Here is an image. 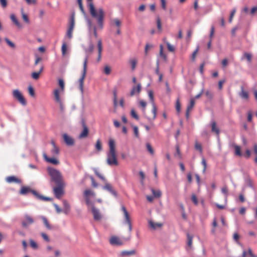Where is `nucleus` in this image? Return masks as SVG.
I'll return each mask as SVG.
<instances>
[{
	"instance_id": "680f3d73",
	"label": "nucleus",
	"mask_w": 257,
	"mask_h": 257,
	"mask_svg": "<svg viewBox=\"0 0 257 257\" xmlns=\"http://www.w3.org/2000/svg\"><path fill=\"white\" fill-rule=\"evenodd\" d=\"M244 57H245L248 62L251 61V55L248 53H244L243 55Z\"/></svg>"
},
{
	"instance_id": "aec40b11",
	"label": "nucleus",
	"mask_w": 257,
	"mask_h": 257,
	"mask_svg": "<svg viewBox=\"0 0 257 257\" xmlns=\"http://www.w3.org/2000/svg\"><path fill=\"white\" fill-rule=\"evenodd\" d=\"M91 211L93 215L94 219L96 220H100L101 218V215L99 210L96 209L94 205L92 206Z\"/></svg>"
},
{
	"instance_id": "9d476101",
	"label": "nucleus",
	"mask_w": 257,
	"mask_h": 257,
	"mask_svg": "<svg viewBox=\"0 0 257 257\" xmlns=\"http://www.w3.org/2000/svg\"><path fill=\"white\" fill-rule=\"evenodd\" d=\"M34 221L33 218L29 215H25L24 217L23 220L22 221V226L26 228L29 225L32 224L34 223Z\"/></svg>"
},
{
	"instance_id": "7ed1b4c3",
	"label": "nucleus",
	"mask_w": 257,
	"mask_h": 257,
	"mask_svg": "<svg viewBox=\"0 0 257 257\" xmlns=\"http://www.w3.org/2000/svg\"><path fill=\"white\" fill-rule=\"evenodd\" d=\"M47 171L52 181L54 182L57 185H64L62 176L58 170L52 167H48Z\"/></svg>"
},
{
	"instance_id": "c85d7f7f",
	"label": "nucleus",
	"mask_w": 257,
	"mask_h": 257,
	"mask_svg": "<svg viewBox=\"0 0 257 257\" xmlns=\"http://www.w3.org/2000/svg\"><path fill=\"white\" fill-rule=\"evenodd\" d=\"M63 203L64 205V212L65 213L67 214L70 210V205L69 203L66 200L63 201Z\"/></svg>"
},
{
	"instance_id": "b1692460",
	"label": "nucleus",
	"mask_w": 257,
	"mask_h": 257,
	"mask_svg": "<svg viewBox=\"0 0 257 257\" xmlns=\"http://www.w3.org/2000/svg\"><path fill=\"white\" fill-rule=\"evenodd\" d=\"M103 189L107 190L114 196H116L117 194L115 191L112 189V187L109 183H106L103 187Z\"/></svg>"
},
{
	"instance_id": "79ce46f5",
	"label": "nucleus",
	"mask_w": 257,
	"mask_h": 257,
	"mask_svg": "<svg viewBox=\"0 0 257 257\" xmlns=\"http://www.w3.org/2000/svg\"><path fill=\"white\" fill-rule=\"evenodd\" d=\"M51 153L53 155H58L59 153V149L57 146H54L53 149L51 150Z\"/></svg>"
},
{
	"instance_id": "774afa93",
	"label": "nucleus",
	"mask_w": 257,
	"mask_h": 257,
	"mask_svg": "<svg viewBox=\"0 0 257 257\" xmlns=\"http://www.w3.org/2000/svg\"><path fill=\"white\" fill-rule=\"evenodd\" d=\"M255 13H257V6L252 8L250 11V14L251 15H254Z\"/></svg>"
},
{
	"instance_id": "cd10ccee",
	"label": "nucleus",
	"mask_w": 257,
	"mask_h": 257,
	"mask_svg": "<svg viewBox=\"0 0 257 257\" xmlns=\"http://www.w3.org/2000/svg\"><path fill=\"white\" fill-rule=\"evenodd\" d=\"M11 20L13 22V23L19 28H21L22 27L21 24L18 21L17 19L16 18L15 15L14 14H12L10 16Z\"/></svg>"
},
{
	"instance_id": "5fc2aeb1",
	"label": "nucleus",
	"mask_w": 257,
	"mask_h": 257,
	"mask_svg": "<svg viewBox=\"0 0 257 257\" xmlns=\"http://www.w3.org/2000/svg\"><path fill=\"white\" fill-rule=\"evenodd\" d=\"M84 197L85 199L86 204H87V205L88 207L91 206V207L92 208V206L93 205V204L91 202L89 197L84 196Z\"/></svg>"
},
{
	"instance_id": "7c9ffc66",
	"label": "nucleus",
	"mask_w": 257,
	"mask_h": 257,
	"mask_svg": "<svg viewBox=\"0 0 257 257\" xmlns=\"http://www.w3.org/2000/svg\"><path fill=\"white\" fill-rule=\"evenodd\" d=\"M221 192L225 196V201H227V198L228 195V188L226 186H223L221 188Z\"/></svg>"
},
{
	"instance_id": "2eb2a0df",
	"label": "nucleus",
	"mask_w": 257,
	"mask_h": 257,
	"mask_svg": "<svg viewBox=\"0 0 257 257\" xmlns=\"http://www.w3.org/2000/svg\"><path fill=\"white\" fill-rule=\"evenodd\" d=\"M141 91V84L139 83L137 86L133 87L132 90L131 91L130 96H133L136 94H139Z\"/></svg>"
},
{
	"instance_id": "6e6552de",
	"label": "nucleus",
	"mask_w": 257,
	"mask_h": 257,
	"mask_svg": "<svg viewBox=\"0 0 257 257\" xmlns=\"http://www.w3.org/2000/svg\"><path fill=\"white\" fill-rule=\"evenodd\" d=\"M121 209L123 213V215L124 216L125 221L128 225L129 231H130V232H131V231L132 230V224H131V221L130 219V215H129L126 208L125 207V206L124 205L121 206Z\"/></svg>"
},
{
	"instance_id": "e433bc0d",
	"label": "nucleus",
	"mask_w": 257,
	"mask_h": 257,
	"mask_svg": "<svg viewBox=\"0 0 257 257\" xmlns=\"http://www.w3.org/2000/svg\"><path fill=\"white\" fill-rule=\"evenodd\" d=\"M113 104H114V106L115 107H116L117 106V91L116 90L113 91Z\"/></svg>"
},
{
	"instance_id": "49530a36",
	"label": "nucleus",
	"mask_w": 257,
	"mask_h": 257,
	"mask_svg": "<svg viewBox=\"0 0 257 257\" xmlns=\"http://www.w3.org/2000/svg\"><path fill=\"white\" fill-rule=\"evenodd\" d=\"M157 29L159 32H162V24H161V21L159 18H158L157 19Z\"/></svg>"
},
{
	"instance_id": "09e8293b",
	"label": "nucleus",
	"mask_w": 257,
	"mask_h": 257,
	"mask_svg": "<svg viewBox=\"0 0 257 257\" xmlns=\"http://www.w3.org/2000/svg\"><path fill=\"white\" fill-rule=\"evenodd\" d=\"M73 29L68 28L67 33H66V36L69 39H71L72 37V34H73Z\"/></svg>"
},
{
	"instance_id": "1a4fd4ad",
	"label": "nucleus",
	"mask_w": 257,
	"mask_h": 257,
	"mask_svg": "<svg viewBox=\"0 0 257 257\" xmlns=\"http://www.w3.org/2000/svg\"><path fill=\"white\" fill-rule=\"evenodd\" d=\"M81 125L83 127V131L79 135L78 138L79 139H83L87 137L89 134V129L84 119H82L81 120Z\"/></svg>"
},
{
	"instance_id": "69168bd1",
	"label": "nucleus",
	"mask_w": 257,
	"mask_h": 257,
	"mask_svg": "<svg viewBox=\"0 0 257 257\" xmlns=\"http://www.w3.org/2000/svg\"><path fill=\"white\" fill-rule=\"evenodd\" d=\"M5 40L8 44V45H9L11 47L15 48V44L12 42H11L8 38H5Z\"/></svg>"
},
{
	"instance_id": "bf43d9fd",
	"label": "nucleus",
	"mask_w": 257,
	"mask_h": 257,
	"mask_svg": "<svg viewBox=\"0 0 257 257\" xmlns=\"http://www.w3.org/2000/svg\"><path fill=\"white\" fill-rule=\"evenodd\" d=\"M62 54L63 56L66 54L67 51V45L65 43H64L62 46Z\"/></svg>"
},
{
	"instance_id": "bb28decb",
	"label": "nucleus",
	"mask_w": 257,
	"mask_h": 257,
	"mask_svg": "<svg viewBox=\"0 0 257 257\" xmlns=\"http://www.w3.org/2000/svg\"><path fill=\"white\" fill-rule=\"evenodd\" d=\"M192 238L193 237L191 235H190L189 234H187V249L188 250H189V249L192 248Z\"/></svg>"
},
{
	"instance_id": "37998d69",
	"label": "nucleus",
	"mask_w": 257,
	"mask_h": 257,
	"mask_svg": "<svg viewBox=\"0 0 257 257\" xmlns=\"http://www.w3.org/2000/svg\"><path fill=\"white\" fill-rule=\"evenodd\" d=\"M22 16L23 20L27 24H29L30 21L28 16L24 13L23 9H22Z\"/></svg>"
},
{
	"instance_id": "ea45409f",
	"label": "nucleus",
	"mask_w": 257,
	"mask_h": 257,
	"mask_svg": "<svg viewBox=\"0 0 257 257\" xmlns=\"http://www.w3.org/2000/svg\"><path fill=\"white\" fill-rule=\"evenodd\" d=\"M95 149L98 151H100L102 150V145L100 140H97L95 145Z\"/></svg>"
},
{
	"instance_id": "de8ad7c7",
	"label": "nucleus",
	"mask_w": 257,
	"mask_h": 257,
	"mask_svg": "<svg viewBox=\"0 0 257 257\" xmlns=\"http://www.w3.org/2000/svg\"><path fill=\"white\" fill-rule=\"evenodd\" d=\"M131 115L133 117H134L137 120H138L139 119V116L134 109H132L131 111Z\"/></svg>"
},
{
	"instance_id": "473e14b6",
	"label": "nucleus",
	"mask_w": 257,
	"mask_h": 257,
	"mask_svg": "<svg viewBox=\"0 0 257 257\" xmlns=\"http://www.w3.org/2000/svg\"><path fill=\"white\" fill-rule=\"evenodd\" d=\"M180 212L181 214L182 218L184 220H186L187 218V217L185 212L184 208L182 205H180Z\"/></svg>"
},
{
	"instance_id": "393cba45",
	"label": "nucleus",
	"mask_w": 257,
	"mask_h": 257,
	"mask_svg": "<svg viewBox=\"0 0 257 257\" xmlns=\"http://www.w3.org/2000/svg\"><path fill=\"white\" fill-rule=\"evenodd\" d=\"M75 26V14L73 13L71 14L68 25V28L74 29Z\"/></svg>"
},
{
	"instance_id": "c03bdc74",
	"label": "nucleus",
	"mask_w": 257,
	"mask_h": 257,
	"mask_svg": "<svg viewBox=\"0 0 257 257\" xmlns=\"http://www.w3.org/2000/svg\"><path fill=\"white\" fill-rule=\"evenodd\" d=\"M103 72L106 75H109L111 73V68L108 65L105 66L103 70Z\"/></svg>"
},
{
	"instance_id": "58836bf2",
	"label": "nucleus",
	"mask_w": 257,
	"mask_h": 257,
	"mask_svg": "<svg viewBox=\"0 0 257 257\" xmlns=\"http://www.w3.org/2000/svg\"><path fill=\"white\" fill-rule=\"evenodd\" d=\"M130 63L133 70H135L137 63V61L135 59H132L130 60Z\"/></svg>"
},
{
	"instance_id": "3c124183",
	"label": "nucleus",
	"mask_w": 257,
	"mask_h": 257,
	"mask_svg": "<svg viewBox=\"0 0 257 257\" xmlns=\"http://www.w3.org/2000/svg\"><path fill=\"white\" fill-rule=\"evenodd\" d=\"M139 105L143 108V111H145V108L147 106V103L143 100H141L139 101Z\"/></svg>"
},
{
	"instance_id": "6e6d98bb",
	"label": "nucleus",
	"mask_w": 257,
	"mask_h": 257,
	"mask_svg": "<svg viewBox=\"0 0 257 257\" xmlns=\"http://www.w3.org/2000/svg\"><path fill=\"white\" fill-rule=\"evenodd\" d=\"M134 130V133L136 138H139V132L138 127L137 126H133V127Z\"/></svg>"
},
{
	"instance_id": "a18cd8bd",
	"label": "nucleus",
	"mask_w": 257,
	"mask_h": 257,
	"mask_svg": "<svg viewBox=\"0 0 257 257\" xmlns=\"http://www.w3.org/2000/svg\"><path fill=\"white\" fill-rule=\"evenodd\" d=\"M94 172H95V174H96V175L99 177L101 180H102L104 182H105L106 181V179L105 178L102 176L101 175L97 170L96 169H94Z\"/></svg>"
},
{
	"instance_id": "864d4df0",
	"label": "nucleus",
	"mask_w": 257,
	"mask_h": 257,
	"mask_svg": "<svg viewBox=\"0 0 257 257\" xmlns=\"http://www.w3.org/2000/svg\"><path fill=\"white\" fill-rule=\"evenodd\" d=\"M28 92L31 96L33 97L35 96V91L33 87L32 86H29L28 87Z\"/></svg>"
},
{
	"instance_id": "a878e982",
	"label": "nucleus",
	"mask_w": 257,
	"mask_h": 257,
	"mask_svg": "<svg viewBox=\"0 0 257 257\" xmlns=\"http://www.w3.org/2000/svg\"><path fill=\"white\" fill-rule=\"evenodd\" d=\"M43 70V66H42L38 72H34L32 73V77L35 80H38L39 78L40 74Z\"/></svg>"
},
{
	"instance_id": "c9c22d12",
	"label": "nucleus",
	"mask_w": 257,
	"mask_h": 257,
	"mask_svg": "<svg viewBox=\"0 0 257 257\" xmlns=\"http://www.w3.org/2000/svg\"><path fill=\"white\" fill-rule=\"evenodd\" d=\"M58 84L59 86L60 87L61 91L63 92L65 87V83L64 80L62 79H59Z\"/></svg>"
},
{
	"instance_id": "4468645a",
	"label": "nucleus",
	"mask_w": 257,
	"mask_h": 257,
	"mask_svg": "<svg viewBox=\"0 0 257 257\" xmlns=\"http://www.w3.org/2000/svg\"><path fill=\"white\" fill-rule=\"evenodd\" d=\"M63 140L67 146H71L74 144V141L73 139L67 135L66 134H64L63 135Z\"/></svg>"
},
{
	"instance_id": "a19ab883",
	"label": "nucleus",
	"mask_w": 257,
	"mask_h": 257,
	"mask_svg": "<svg viewBox=\"0 0 257 257\" xmlns=\"http://www.w3.org/2000/svg\"><path fill=\"white\" fill-rule=\"evenodd\" d=\"M160 55L164 60H166V56L163 53V46L162 45H160Z\"/></svg>"
},
{
	"instance_id": "0eeeda50",
	"label": "nucleus",
	"mask_w": 257,
	"mask_h": 257,
	"mask_svg": "<svg viewBox=\"0 0 257 257\" xmlns=\"http://www.w3.org/2000/svg\"><path fill=\"white\" fill-rule=\"evenodd\" d=\"M148 95H149V97L152 103V112L153 113V115L150 118V119H154L156 117L157 108L154 103V92H153V90H150L148 91Z\"/></svg>"
},
{
	"instance_id": "f3484780",
	"label": "nucleus",
	"mask_w": 257,
	"mask_h": 257,
	"mask_svg": "<svg viewBox=\"0 0 257 257\" xmlns=\"http://www.w3.org/2000/svg\"><path fill=\"white\" fill-rule=\"evenodd\" d=\"M110 243L112 245H121L123 244L121 239L115 236H113L110 238Z\"/></svg>"
},
{
	"instance_id": "412c9836",
	"label": "nucleus",
	"mask_w": 257,
	"mask_h": 257,
	"mask_svg": "<svg viewBox=\"0 0 257 257\" xmlns=\"http://www.w3.org/2000/svg\"><path fill=\"white\" fill-rule=\"evenodd\" d=\"M44 159H45L46 161H47V162L50 163H51L52 164L57 165L59 164V163H60L59 160H58L55 158H54V157H51V158L48 157L45 154L44 155Z\"/></svg>"
},
{
	"instance_id": "72a5a7b5",
	"label": "nucleus",
	"mask_w": 257,
	"mask_h": 257,
	"mask_svg": "<svg viewBox=\"0 0 257 257\" xmlns=\"http://www.w3.org/2000/svg\"><path fill=\"white\" fill-rule=\"evenodd\" d=\"M95 195V193L90 189H86L84 192V196H94Z\"/></svg>"
},
{
	"instance_id": "4c0bfd02",
	"label": "nucleus",
	"mask_w": 257,
	"mask_h": 257,
	"mask_svg": "<svg viewBox=\"0 0 257 257\" xmlns=\"http://www.w3.org/2000/svg\"><path fill=\"white\" fill-rule=\"evenodd\" d=\"M30 245L32 248L34 249H37L38 248V245L37 243L33 239H30Z\"/></svg>"
},
{
	"instance_id": "a211bd4d",
	"label": "nucleus",
	"mask_w": 257,
	"mask_h": 257,
	"mask_svg": "<svg viewBox=\"0 0 257 257\" xmlns=\"http://www.w3.org/2000/svg\"><path fill=\"white\" fill-rule=\"evenodd\" d=\"M195 104V98L191 99L189 103L187 105L186 111V116L188 118L189 116V113L193 109Z\"/></svg>"
},
{
	"instance_id": "6ab92c4d",
	"label": "nucleus",
	"mask_w": 257,
	"mask_h": 257,
	"mask_svg": "<svg viewBox=\"0 0 257 257\" xmlns=\"http://www.w3.org/2000/svg\"><path fill=\"white\" fill-rule=\"evenodd\" d=\"M60 92H61V90L58 89H55L54 91V95L55 101L59 105H62V101L60 97Z\"/></svg>"
},
{
	"instance_id": "8fccbe9b",
	"label": "nucleus",
	"mask_w": 257,
	"mask_h": 257,
	"mask_svg": "<svg viewBox=\"0 0 257 257\" xmlns=\"http://www.w3.org/2000/svg\"><path fill=\"white\" fill-rule=\"evenodd\" d=\"M146 147L148 152H149L151 154L153 155L154 154V151L151 145L149 143H147L146 144Z\"/></svg>"
},
{
	"instance_id": "f704fd0d",
	"label": "nucleus",
	"mask_w": 257,
	"mask_h": 257,
	"mask_svg": "<svg viewBox=\"0 0 257 257\" xmlns=\"http://www.w3.org/2000/svg\"><path fill=\"white\" fill-rule=\"evenodd\" d=\"M136 253L135 250H132L130 251H123L121 252V255L123 256H128L135 254Z\"/></svg>"
},
{
	"instance_id": "423d86ee",
	"label": "nucleus",
	"mask_w": 257,
	"mask_h": 257,
	"mask_svg": "<svg viewBox=\"0 0 257 257\" xmlns=\"http://www.w3.org/2000/svg\"><path fill=\"white\" fill-rule=\"evenodd\" d=\"M13 97L17 100L22 105L25 106L27 104V101L21 92L18 89H14L12 92Z\"/></svg>"
},
{
	"instance_id": "39448f33",
	"label": "nucleus",
	"mask_w": 257,
	"mask_h": 257,
	"mask_svg": "<svg viewBox=\"0 0 257 257\" xmlns=\"http://www.w3.org/2000/svg\"><path fill=\"white\" fill-rule=\"evenodd\" d=\"M88 57L86 56L84 59L83 65V71L81 77L78 80L79 88L82 93L83 92L84 81L86 76L87 72V65Z\"/></svg>"
},
{
	"instance_id": "20e7f679",
	"label": "nucleus",
	"mask_w": 257,
	"mask_h": 257,
	"mask_svg": "<svg viewBox=\"0 0 257 257\" xmlns=\"http://www.w3.org/2000/svg\"><path fill=\"white\" fill-rule=\"evenodd\" d=\"M29 192L32 193L36 197L40 200L45 201H51L52 199L49 197H44L40 195L37 191L32 190L29 187L23 186L20 190V194L25 195Z\"/></svg>"
},
{
	"instance_id": "13d9d810",
	"label": "nucleus",
	"mask_w": 257,
	"mask_h": 257,
	"mask_svg": "<svg viewBox=\"0 0 257 257\" xmlns=\"http://www.w3.org/2000/svg\"><path fill=\"white\" fill-rule=\"evenodd\" d=\"M195 148L199 151L200 153L202 152V146L200 144L198 143V142H196L195 144Z\"/></svg>"
},
{
	"instance_id": "4d7b16f0",
	"label": "nucleus",
	"mask_w": 257,
	"mask_h": 257,
	"mask_svg": "<svg viewBox=\"0 0 257 257\" xmlns=\"http://www.w3.org/2000/svg\"><path fill=\"white\" fill-rule=\"evenodd\" d=\"M235 12H236V9H233L231 11V12L230 13V17H229V20H228V22L229 23H231L232 22L233 17H234V15Z\"/></svg>"
},
{
	"instance_id": "ddd939ff",
	"label": "nucleus",
	"mask_w": 257,
	"mask_h": 257,
	"mask_svg": "<svg viewBox=\"0 0 257 257\" xmlns=\"http://www.w3.org/2000/svg\"><path fill=\"white\" fill-rule=\"evenodd\" d=\"M238 95L241 99L247 101L249 99V93L247 91L244 90L243 86L240 87V91L238 93Z\"/></svg>"
},
{
	"instance_id": "e2e57ef3",
	"label": "nucleus",
	"mask_w": 257,
	"mask_h": 257,
	"mask_svg": "<svg viewBox=\"0 0 257 257\" xmlns=\"http://www.w3.org/2000/svg\"><path fill=\"white\" fill-rule=\"evenodd\" d=\"M191 200L194 204L197 205L198 203V199L195 194H192L191 196Z\"/></svg>"
},
{
	"instance_id": "603ef678",
	"label": "nucleus",
	"mask_w": 257,
	"mask_h": 257,
	"mask_svg": "<svg viewBox=\"0 0 257 257\" xmlns=\"http://www.w3.org/2000/svg\"><path fill=\"white\" fill-rule=\"evenodd\" d=\"M94 50V46L92 44H90L88 47V48L86 50V52L88 54H91L92 53Z\"/></svg>"
},
{
	"instance_id": "9b49d317",
	"label": "nucleus",
	"mask_w": 257,
	"mask_h": 257,
	"mask_svg": "<svg viewBox=\"0 0 257 257\" xmlns=\"http://www.w3.org/2000/svg\"><path fill=\"white\" fill-rule=\"evenodd\" d=\"M63 186L64 185H60L53 188L54 193L55 197L58 199H60L64 194Z\"/></svg>"
},
{
	"instance_id": "5701e85b",
	"label": "nucleus",
	"mask_w": 257,
	"mask_h": 257,
	"mask_svg": "<svg viewBox=\"0 0 257 257\" xmlns=\"http://www.w3.org/2000/svg\"><path fill=\"white\" fill-rule=\"evenodd\" d=\"M97 48H98V58L97 61H99L101 58V52L102 50V42L101 40H99L97 43Z\"/></svg>"
},
{
	"instance_id": "0e129e2a",
	"label": "nucleus",
	"mask_w": 257,
	"mask_h": 257,
	"mask_svg": "<svg viewBox=\"0 0 257 257\" xmlns=\"http://www.w3.org/2000/svg\"><path fill=\"white\" fill-rule=\"evenodd\" d=\"M235 153L236 155L240 156L241 155L240 152V148L238 146H235Z\"/></svg>"
},
{
	"instance_id": "052dcab7",
	"label": "nucleus",
	"mask_w": 257,
	"mask_h": 257,
	"mask_svg": "<svg viewBox=\"0 0 257 257\" xmlns=\"http://www.w3.org/2000/svg\"><path fill=\"white\" fill-rule=\"evenodd\" d=\"M205 94L206 97L210 99H212L213 97V93L209 90L206 91Z\"/></svg>"
},
{
	"instance_id": "f257e3e1",
	"label": "nucleus",
	"mask_w": 257,
	"mask_h": 257,
	"mask_svg": "<svg viewBox=\"0 0 257 257\" xmlns=\"http://www.w3.org/2000/svg\"><path fill=\"white\" fill-rule=\"evenodd\" d=\"M109 152L107 154V163L110 166H117L118 162L117 160L115 142L113 140L109 141Z\"/></svg>"
},
{
	"instance_id": "f8f14e48",
	"label": "nucleus",
	"mask_w": 257,
	"mask_h": 257,
	"mask_svg": "<svg viewBox=\"0 0 257 257\" xmlns=\"http://www.w3.org/2000/svg\"><path fill=\"white\" fill-rule=\"evenodd\" d=\"M210 125L211 128V132L212 133H214L216 135V136L218 137H219L220 130L219 128L217 126L216 122H215V121L213 119H212L210 121Z\"/></svg>"
},
{
	"instance_id": "2f4dec72",
	"label": "nucleus",
	"mask_w": 257,
	"mask_h": 257,
	"mask_svg": "<svg viewBox=\"0 0 257 257\" xmlns=\"http://www.w3.org/2000/svg\"><path fill=\"white\" fill-rule=\"evenodd\" d=\"M163 40L166 44L168 50L170 52H174L175 50L174 47L171 45L168 42L166 41V38H164Z\"/></svg>"
},
{
	"instance_id": "c756f323",
	"label": "nucleus",
	"mask_w": 257,
	"mask_h": 257,
	"mask_svg": "<svg viewBox=\"0 0 257 257\" xmlns=\"http://www.w3.org/2000/svg\"><path fill=\"white\" fill-rule=\"evenodd\" d=\"M152 192L154 197L159 198L162 195L161 191L159 190H155L154 189H152Z\"/></svg>"
},
{
	"instance_id": "338daca9",
	"label": "nucleus",
	"mask_w": 257,
	"mask_h": 257,
	"mask_svg": "<svg viewBox=\"0 0 257 257\" xmlns=\"http://www.w3.org/2000/svg\"><path fill=\"white\" fill-rule=\"evenodd\" d=\"M246 182L249 187L253 188L252 182L250 178L248 177L246 179Z\"/></svg>"
},
{
	"instance_id": "4be33fe9",
	"label": "nucleus",
	"mask_w": 257,
	"mask_h": 257,
	"mask_svg": "<svg viewBox=\"0 0 257 257\" xmlns=\"http://www.w3.org/2000/svg\"><path fill=\"white\" fill-rule=\"evenodd\" d=\"M149 224L150 227L153 229L161 228L163 226V223L161 222H154L152 220L149 221Z\"/></svg>"
},
{
	"instance_id": "dca6fc26",
	"label": "nucleus",
	"mask_w": 257,
	"mask_h": 257,
	"mask_svg": "<svg viewBox=\"0 0 257 257\" xmlns=\"http://www.w3.org/2000/svg\"><path fill=\"white\" fill-rule=\"evenodd\" d=\"M6 181L9 183H17L20 184L21 183V179H19L15 176H11L6 177Z\"/></svg>"
},
{
	"instance_id": "f03ea898",
	"label": "nucleus",
	"mask_w": 257,
	"mask_h": 257,
	"mask_svg": "<svg viewBox=\"0 0 257 257\" xmlns=\"http://www.w3.org/2000/svg\"><path fill=\"white\" fill-rule=\"evenodd\" d=\"M88 6L91 16L97 19L99 26L100 28H102L103 27V22L104 17V13L103 9L102 8H99L97 12L92 3H90Z\"/></svg>"
}]
</instances>
